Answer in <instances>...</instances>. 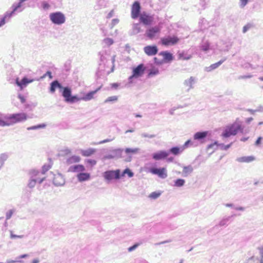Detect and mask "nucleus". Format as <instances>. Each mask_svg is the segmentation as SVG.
I'll return each mask as SVG.
<instances>
[{"mask_svg": "<svg viewBox=\"0 0 263 263\" xmlns=\"http://www.w3.org/2000/svg\"><path fill=\"white\" fill-rule=\"evenodd\" d=\"M5 17H3L2 19V20L1 21V22H0V27H1L2 26H3V25H4L5 24Z\"/></svg>", "mask_w": 263, "mask_h": 263, "instance_id": "nucleus-51", "label": "nucleus"}, {"mask_svg": "<svg viewBox=\"0 0 263 263\" xmlns=\"http://www.w3.org/2000/svg\"><path fill=\"white\" fill-rule=\"evenodd\" d=\"M16 262H18V261L14 260H8L7 263H15Z\"/></svg>", "mask_w": 263, "mask_h": 263, "instance_id": "nucleus-54", "label": "nucleus"}, {"mask_svg": "<svg viewBox=\"0 0 263 263\" xmlns=\"http://www.w3.org/2000/svg\"><path fill=\"white\" fill-rule=\"evenodd\" d=\"M253 120V118H248L247 119V122L248 123H249L250 122H251L252 120Z\"/></svg>", "mask_w": 263, "mask_h": 263, "instance_id": "nucleus-59", "label": "nucleus"}, {"mask_svg": "<svg viewBox=\"0 0 263 263\" xmlns=\"http://www.w3.org/2000/svg\"><path fill=\"white\" fill-rule=\"evenodd\" d=\"M81 160V158L78 156L73 155L68 158L66 160V163L68 164L72 163H78Z\"/></svg>", "mask_w": 263, "mask_h": 263, "instance_id": "nucleus-20", "label": "nucleus"}, {"mask_svg": "<svg viewBox=\"0 0 263 263\" xmlns=\"http://www.w3.org/2000/svg\"><path fill=\"white\" fill-rule=\"evenodd\" d=\"M180 41L179 38L175 35L162 37L160 42L164 46H171L177 44Z\"/></svg>", "mask_w": 263, "mask_h": 263, "instance_id": "nucleus-3", "label": "nucleus"}, {"mask_svg": "<svg viewBox=\"0 0 263 263\" xmlns=\"http://www.w3.org/2000/svg\"><path fill=\"white\" fill-rule=\"evenodd\" d=\"M59 179H62V178L60 177V176H57V177H55L54 178V179H53V181H54V183L57 185H61L63 184V182H58L57 181Z\"/></svg>", "mask_w": 263, "mask_h": 263, "instance_id": "nucleus-38", "label": "nucleus"}, {"mask_svg": "<svg viewBox=\"0 0 263 263\" xmlns=\"http://www.w3.org/2000/svg\"><path fill=\"white\" fill-rule=\"evenodd\" d=\"M184 150L183 147H173L170 150V152L174 155H178Z\"/></svg>", "mask_w": 263, "mask_h": 263, "instance_id": "nucleus-23", "label": "nucleus"}, {"mask_svg": "<svg viewBox=\"0 0 263 263\" xmlns=\"http://www.w3.org/2000/svg\"><path fill=\"white\" fill-rule=\"evenodd\" d=\"M13 214V210H9L7 213H6V219H9L12 214Z\"/></svg>", "mask_w": 263, "mask_h": 263, "instance_id": "nucleus-41", "label": "nucleus"}, {"mask_svg": "<svg viewBox=\"0 0 263 263\" xmlns=\"http://www.w3.org/2000/svg\"><path fill=\"white\" fill-rule=\"evenodd\" d=\"M9 126L7 117L4 119H0V126Z\"/></svg>", "mask_w": 263, "mask_h": 263, "instance_id": "nucleus-29", "label": "nucleus"}, {"mask_svg": "<svg viewBox=\"0 0 263 263\" xmlns=\"http://www.w3.org/2000/svg\"><path fill=\"white\" fill-rule=\"evenodd\" d=\"M120 171L119 170L106 171L104 173V177L107 180H110L114 179H118L120 178Z\"/></svg>", "mask_w": 263, "mask_h": 263, "instance_id": "nucleus-8", "label": "nucleus"}, {"mask_svg": "<svg viewBox=\"0 0 263 263\" xmlns=\"http://www.w3.org/2000/svg\"><path fill=\"white\" fill-rule=\"evenodd\" d=\"M10 237L12 239H13V238H21L23 237V236H21V235H15L13 233V232L12 231H10Z\"/></svg>", "mask_w": 263, "mask_h": 263, "instance_id": "nucleus-40", "label": "nucleus"}, {"mask_svg": "<svg viewBox=\"0 0 263 263\" xmlns=\"http://www.w3.org/2000/svg\"><path fill=\"white\" fill-rule=\"evenodd\" d=\"M51 21L55 24L60 25L63 24L65 21L64 15L61 12L52 13L50 14Z\"/></svg>", "mask_w": 263, "mask_h": 263, "instance_id": "nucleus-6", "label": "nucleus"}, {"mask_svg": "<svg viewBox=\"0 0 263 263\" xmlns=\"http://www.w3.org/2000/svg\"><path fill=\"white\" fill-rule=\"evenodd\" d=\"M140 9V3L137 1L135 2L132 6L131 10V16L133 18H137L139 16Z\"/></svg>", "mask_w": 263, "mask_h": 263, "instance_id": "nucleus-10", "label": "nucleus"}, {"mask_svg": "<svg viewBox=\"0 0 263 263\" xmlns=\"http://www.w3.org/2000/svg\"><path fill=\"white\" fill-rule=\"evenodd\" d=\"M45 126V125H44V124H40V125H39L37 126H31L30 127H28L27 129L28 130L35 129H37L39 128L44 127Z\"/></svg>", "mask_w": 263, "mask_h": 263, "instance_id": "nucleus-36", "label": "nucleus"}, {"mask_svg": "<svg viewBox=\"0 0 263 263\" xmlns=\"http://www.w3.org/2000/svg\"><path fill=\"white\" fill-rule=\"evenodd\" d=\"M118 97L117 96H111L108 98H107L105 100V103H108L110 102H116L118 100Z\"/></svg>", "mask_w": 263, "mask_h": 263, "instance_id": "nucleus-30", "label": "nucleus"}, {"mask_svg": "<svg viewBox=\"0 0 263 263\" xmlns=\"http://www.w3.org/2000/svg\"><path fill=\"white\" fill-rule=\"evenodd\" d=\"M185 181L182 179H178L175 182V186L177 187H180L184 184Z\"/></svg>", "mask_w": 263, "mask_h": 263, "instance_id": "nucleus-27", "label": "nucleus"}, {"mask_svg": "<svg viewBox=\"0 0 263 263\" xmlns=\"http://www.w3.org/2000/svg\"><path fill=\"white\" fill-rule=\"evenodd\" d=\"M159 73V70L157 68H152L148 73V76H153Z\"/></svg>", "mask_w": 263, "mask_h": 263, "instance_id": "nucleus-32", "label": "nucleus"}, {"mask_svg": "<svg viewBox=\"0 0 263 263\" xmlns=\"http://www.w3.org/2000/svg\"><path fill=\"white\" fill-rule=\"evenodd\" d=\"M51 168L50 164H45L42 167V171L44 174L47 172Z\"/></svg>", "mask_w": 263, "mask_h": 263, "instance_id": "nucleus-35", "label": "nucleus"}, {"mask_svg": "<svg viewBox=\"0 0 263 263\" xmlns=\"http://www.w3.org/2000/svg\"><path fill=\"white\" fill-rule=\"evenodd\" d=\"M43 7L44 9H48L49 7V5L48 3L44 2L43 3Z\"/></svg>", "mask_w": 263, "mask_h": 263, "instance_id": "nucleus-47", "label": "nucleus"}, {"mask_svg": "<svg viewBox=\"0 0 263 263\" xmlns=\"http://www.w3.org/2000/svg\"><path fill=\"white\" fill-rule=\"evenodd\" d=\"M241 2V5L242 7H244L248 2V0H240Z\"/></svg>", "mask_w": 263, "mask_h": 263, "instance_id": "nucleus-46", "label": "nucleus"}, {"mask_svg": "<svg viewBox=\"0 0 263 263\" xmlns=\"http://www.w3.org/2000/svg\"><path fill=\"white\" fill-rule=\"evenodd\" d=\"M154 21L153 17L152 16H150L146 13H142L140 16V21L141 23H143L146 25H151Z\"/></svg>", "mask_w": 263, "mask_h": 263, "instance_id": "nucleus-12", "label": "nucleus"}, {"mask_svg": "<svg viewBox=\"0 0 263 263\" xmlns=\"http://www.w3.org/2000/svg\"><path fill=\"white\" fill-rule=\"evenodd\" d=\"M149 172L153 174L158 175L161 178H165L167 176L166 170L165 167L160 168L153 167L150 168Z\"/></svg>", "mask_w": 263, "mask_h": 263, "instance_id": "nucleus-9", "label": "nucleus"}, {"mask_svg": "<svg viewBox=\"0 0 263 263\" xmlns=\"http://www.w3.org/2000/svg\"><path fill=\"white\" fill-rule=\"evenodd\" d=\"M161 32V28L158 26L150 27L146 30L145 36L149 40H153L159 37Z\"/></svg>", "mask_w": 263, "mask_h": 263, "instance_id": "nucleus-5", "label": "nucleus"}, {"mask_svg": "<svg viewBox=\"0 0 263 263\" xmlns=\"http://www.w3.org/2000/svg\"><path fill=\"white\" fill-rule=\"evenodd\" d=\"M178 58L181 60H188L191 58V55L185 56L183 53L179 54Z\"/></svg>", "mask_w": 263, "mask_h": 263, "instance_id": "nucleus-31", "label": "nucleus"}, {"mask_svg": "<svg viewBox=\"0 0 263 263\" xmlns=\"http://www.w3.org/2000/svg\"><path fill=\"white\" fill-rule=\"evenodd\" d=\"M136 117H141V116L140 115H136Z\"/></svg>", "mask_w": 263, "mask_h": 263, "instance_id": "nucleus-64", "label": "nucleus"}, {"mask_svg": "<svg viewBox=\"0 0 263 263\" xmlns=\"http://www.w3.org/2000/svg\"><path fill=\"white\" fill-rule=\"evenodd\" d=\"M85 170L84 165L82 164H78L71 166L69 168V171L71 172H83Z\"/></svg>", "mask_w": 263, "mask_h": 263, "instance_id": "nucleus-17", "label": "nucleus"}, {"mask_svg": "<svg viewBox=\"0 0 263 263\" xmlns=\"http://www.w3.org/2000/svg\"><path fill=\"white\" fill-rule=\"evenodd\" d=\"M145 68L143 64H141L133 69V74L129 77V80L132 81L133 78H138L143 75Z\"/></svg>", "mask_w": 263, "mask_h": 263, "instance_id": "nucleus-7", "label": "nucleus"}, {"mask_svg": "<svg viewBox=\"0 0 263 263\" xmlns=\"http://www.w3.org/2000/svg\"><path fill=\"white\" fill-rule=\"evenodd\" d=\"M138 152V149H132V148H126L125 149V152L126 153H135Z\"/></svg>", "mask_w": 263, "mask_h": 263, "instance_id": "nucleus-39", "label": "nucleus"}, {"mask_svg": "<svg viewBox=\"0 0 263 263\" xmlns=\"http://www.w3.org/2000/svg\"><path fill=\"white\" fill-rule=\"evenodd\" d=\"M208 134V132L206 131L202 132H197L194 136V138L195 140H201L205 138Z\"/></svg>", "mask_w": 263, "mask_h": 263, "instance_id": "nucleus-21", "label": "nucleus"}, {"mask_svg": "<svg viewBox=\"0 0 263 263\" xmlns=\"http://www.w3.org/2000/svg\"><path fill=\"white\" fill-rule=\"evenodd\" d=\"M35 180H31L30 181L29 183V186H30V187H32V186H34V184H35Z\"/></svg>", "mask_w": 263, "mask_h": 263, "instance_id": "nucleus-49", "label": "nucleus"}, {"mask_svg": "<svg viewBox=\"0 0 263 263\" xmlns=\"http://www.w3.org/2000/svg\"><path fill=\"white\" fill-rule=\"evenodd\" d=\"M255 160L253 156H243L237 159V161L240 163H250Z\"/></svg>", "mask_w": 263, "mask_h": 263, "instance_id": "nucleus-16", "label": "nucleus"}, {"mask_svg": "<svg viewBox=\"0 0 263 263\" xmlns=\"http://www.w3.org/2000/svg\"><path fill=\"white\" fill-rule=\"evenodd\" d=\"M57 88L62 89L63 87L61 84L59 83L57 80L52 82L50 84V91L51 92L53 93L55 92Z\"/></svg>", "mask_w": 263, "mask_h": 263, "instance_id": "nucleus-19", "label": "nucleus"}, {"mask_svg": "<svg viewBox=\"0 0 263 263\" xmlns=\"http://www.w3.org/2000/svg\"><path fill=\"white\" fill-rule=\"evenodd\" d=\"M33 80H29L26 78H24L21 82H19L18 79L16 81V84L20 86L21 89L23 88V86L26 85L27 84L32 82Z\"/></svg>", "mask_w": 263, "mask_h": 263, "instance_id": "nucleus-22", "label": "nucleus"}, {"mask_svg": "<svg viewBox=\"0 0 263 263\" xmlns=\"http://www.w3.org/2000/svg\"><path fill=\"white\" fill-rule=\"evenodd\" d=\"M144 51L148 56H153L156 54L158 51L157 47L156 45H148L144 47Z\"/></svg>", "mask_w": 263, "mask_h": 263, "instance_id": "nucleus-11", "label": "nucleus"}, {"mask_svg": "<svg viewBox=\"0 0 263 263\" xmlns=\"http://www.w3.org/2000/svg\"><path fill=\"white\" fill-rule=\"evenodd\" d=\"M226 59H223L222 60H220L217 63H214L213 64H212L208 68L209 69V70L211 71L213 69H215L218 67Z\"/></svg>", "mask_w": 263, "mask_h": 263, "instance_id": "nucleus-25", "label": "nucleus"}, {"mask_svg": "<svg viewBox=\"0 0 263 263\" xmlns=\"http://www.w3.org/2000/svg\"><path fill=\"white\" fill-rule=\"evenodd\" d=\"M260 255V263H263V246L258 248Z\"/></svg>", "mask_w": 263, "mask_h": 263, "instance_id": "nucleus-37", "label": "nucleus"}, {"mask_svg": "<svg viewBox=\"0 0 263 263\" xmlns=\"http://www.w3.org/2000/svg\"><path fill=\"white\" fill-rule=\"evenodd\" d=\"M46 75L48 76L50 79H52V78L51 72L50 71H47L46 74Z\"/></svg>", "mask_w": 263, "mask_h": 263, "instance_id": "nucleus-53", "label": "nucleus"}, {"mask_svg": "<svg viewBox=\"0 0 263 263\" xmlns=\"http://www.w3.org/2000/svg\"><path fill=\"white\" fill-rule=\"evenodd\" d=\"M174 160L173 158H170L167 159L168 161H173Z\"/></svg>", "mask_w": 263, "mask_h": 263, "instance_id": "nucleus-62", "label": "nucleus"}, {"mask_svg": "<svg viewBox=\"0 0 263 263\" xmlns=\"http://www.w3.org/2000/svg\"><path fill=\"white\" fill-rule=\"evenodd\" d=\"M104 42L105 43L106 45L109 46L114 43V41L112 39L106 38L104 40Z\"/></svg>", "mask_w": 263, "mask_h": 263, "instance_id": "nucleus-34", "label": "nucleus"}, {"mask_svg": "<svg viewBox=\"0 0 263 263\" xmlns=\"http://www.w3.org/2000/svg\"><path fill=\"white\" fill-rule=\"evenodd\" d=\"M62 96L67 102L73 103L79 101L80 99L77 96H71V90L70 88L63 87Z\"/></svg>", "mask_w": 263, "mask_h": 263, "instance_id": "nucleus-4", "label": "nucleus"}, {"mask_svg": "<svg viewBox=\"0 0 263 263\" xmlns=\"http://www.w3.org/2000/svg\"><path fill=\"white\" fill-rule=\"evenodd\" d=\"M231 144H230L229 145H226L224 146V149H227L228 148H229L231 146Z\"/></svg>", "mask_w": 263, "mask_h": 263, "instance_id": "nucleus-60", "label": "nucleus"}, {"mask_svg": "<svg viewBox=\"0 0 263 263\" xmlns=\"http://www.w3.org/2000/svg\"><path fill=\"white\" fill-rule=\"evenodd\" d=\"M189 81L190 83H192L194 82V78H193V77H191L189 80Z\"/></svg>", "mask_w": 263, "mask_h": 263, "instance_id": "nucleus-55", "label": "nucleus"}, {"mask_svg": "<svg viewBox=\"0 0 263 263\" xmlns=\"http://www.w3.org/2000/svg\"><path fill=\"white\" fill-rule=\"evenodd\" d=\"M239 132L242 133L243 128L239 122L235 121L232 124L226 127L222 133V136L224 138H228L231 136L236 135Z\"/></svg>", "mask_w": 263, "mask_h": 263, "instance_id": "nucleus-1", "label": "nucleus"}, {"mask_svg": "<svg viewBox=\"0 0 263 263\" xmlns=\"http://www.w3.org/2000/svg\"><path fill=\"white\" fill-rule=\"evenodd\" d=\"M134 132V130H126L125 133H127L128 132Z\"/></svg>", "mask_w": 263, "mask_h": 263, "instance_id": "nucleus-63", "label": "nucleus"}, {"mask_svg": "<svg viewBox=\"0 0 263 263\" xmlns=\"http://www.w3.org/2000/svg\"><path fill=\"white\" fill-rule=\"evenodd\" d=\"M139 246V244H135L134 245V246L129 247L128 248V251L129 252H131L132 251H133L134 250H135L138 246Z\"/></svg>", "mask_w": 263, "mask_h": 263, "instance_id": "nucleus-44", "label": "nucleus"}, {"mask_svg": "<svg viewBox=\"0 0 263 263\" xmlns=\"http://www.w3.org/2000/svg\"><path fill=\"white\" fill-rule=\"evenodd\" d=\"M159 54L163 57L165 61L170 62L173 59L172 54L167 51H162L159 53Z\"/></svg>", "mask_w": 263, "mask_h": 263, "instance_id": "nucleus-18", "label": "nucleus"}, {"mask_svg": "<svg viewBox=\"0 0 263 263\" xmlns=\"http://www.w3.org/2000/svg\"><path fill=\"white\" fill-rule=\"evenodd\" d=\"M87 162L90 164L92 165H95L96 164V161L92 159L87 160Z\"/></svg>", "mask_w": 263, "mask_h": 263, "instance_id": "nucleus-45", "label": "nucleus"}, {"mask_svg": "<svg viewBox=\"0 0 263 263\" xmlns=\"http://www.w3.org/2000/svg\"><path fill=\"white\" fill-rule=\"evenodd\" d=\"M109 141H110V140H109V139H106V140H104L100 142V143H104L108 142H109Z\"/></svg>", "mask_w": 263, "mask_h": 263, "instance_id": "nucleus-56", "label": "nucleus"}, {"mask_svg": "<svg viewBox=\"0 0 263 263\" xmlns=\"http://www.w3.org/2000/svg\"><path fill=\"white\" fill-rule=\"evenodd\" d=\"M191 143V141L190 140H187V141H186L183 145V146H182L184 148V149L187 146L188 144Z\"/></svg>", "mask_w": 263, "mask_h": 263, "instance_id": "nucleus-52", "label": "nucleus"}, {"mask_svg": "<svg viewBox=\"0 0 263 263\" xmlns=\"http://www.w3.org/2000/svg\"><path fill=\"white\" fill-rule=\"evenodd\" d=\"M251 27V24H247L246 26H245L243 28V32L245 33Z\"/></svg>", "mask_w": 263, "mask_h": 263, "instance_id": "nucleus-42", "label": "nucleus"}, {"mask_svg": "<svg viewBox=\"0 0 263 263\" xmlns=\"http://www.w3.org/2000/svg\"><path fill=\"white\" fill-rule=\"evenodd\" d=\"M168 156V153L166 151H159L153 155V158L155 160H159L165 159Z\"/></svg>", "mask_w": 263, "mask_h": 263, "instance_id": "nucleus-13", "label": "nucleus"}, {"mask_svg": "<svg viewBox=\"0 0 263 263\" xmlns=\"http://www.w3.org/2000/svg\"><path fill=\"white\" fill-rule=\"evenodd\" d=\"M27 256H28L27 254H24V255L20 256V258H23L27 257Z\"/></svg>", "mask_w": 263, "mask_h": 263, "instance_id": "nucleus-58", "label": "nucleus"}, {"mask_svg": "<svg viewBox=\"0 0 263 263\" xmlns=\"http://www.w3.org/2000/svg\"><path fill=\"white\" fill-rule=\"evenodd\" d=\"M100 89V87L97 88L96 90L91 91L85 94L83 97L79 98L80 101L83 100L85 101H88L92 100L94 98V95Z\"/></svg>", "mask_w": 263, "mask_h": 263, "instance_id": "nucleus-14", "label": "nucleus"}, {"mask_svg": "<svg viewBox=\"0 0 263 263\" xmlns=\"http://www.w3.org/2000/svg\"><path fill=\"white\" fill-rule=\"evenodd\" d=\"M261 139H262L261 137H258L255 142V144L257 145H259L261 142Z\"/></svg>", "mask_w": 263, "mask_h": 263, "instance_id": "nucleus-50", "label": "nucleus"}, {"mask_svg": "<svg viewBox=\"0 0 263 263\" xmlns=\"http://www.w3.org/2000/svg\"><path fill=\"white\" fill-rule=\"evenodd\" d=\"M193 171V168L191 166H184L183 168V173L185 176H187Z\"/></svg>", "mask_w": 263, "mask_h": 263, "instance_id": "nucleus-26", "label": "nucleus"}, {"mask_svg": "<svg viewBox=\"0 0 263 263\" xmlns=\"http://www.w3.org/2000/svg\"><path fill=\"white\" fill-rule=\"evenodd\" d=\"M9 126L15 123L25 121L27 119V115L25 113H17L7 116Z\"/></svg>", "mask_w": 263, "mask_h": 263, "instance_id": "nucleus-2", "label": "nucleus"}, {"mask_svg": "<svg viewBox=\"0 0 263 263\" xmlns=\"http://www.w3.org/2000/svg\"><path fill=\"white\" fill-rule=\"evenodd\" d=\"M111 86L112 88L116 89L119 87V84L116 83H112L111 84Z\"/></svg>", "mask_w": 263, "mask_h": 263, "instance_id": "nucleus-48", "label": "nucleus"}, {"mask_svg": "<svg viewBox=\"0 0 263 263\" xmlns=\"http://www.w3.org/2000/svg\"><path fill=\"white\" fill-rule=\"evenodd\" d=\"M39 261H39V260L38 259H35L33 260L32 263H39Z\"/></svg>", "mask_w": 263, "mask_h": 263, "instance_id": "nucleus-57", "label": "nucleus"}, {"mask_svg": "<svg viewBox=\"0 0 263 263\" xmlns=\"http://www.w3.org/2000/svg\"><path fill=\"white\" fill-rule=\"evenodd\" d=\"M18 98L20 99L21 103H24L25 102L26 99L23 95H22L21 94L18 95Z\"/></svg>", "mask_w": 263, "mask_h": 263, "instance_id": "nucleus-43", "label": "nucleus"}, {"mask_svg": "<svg viewBox=\"0 0 263 263\" xmlns=\"http://www.w3.org/2000/svg\"><path fill=\"white\" fill-rule=\"evenodd\" d=\"M160 195H161V193L154 192L152 193L149 195V197L152 199H155L158 198L160 196Z\"/></svg>", "mask_w": 263, "mask_h": 263, "instance_id": "nucleus-33", "label": "nucleus"}, {"mask_svg": "<svg viewBox=\"0 0 263 263\" xmlns=\"http://www.w3.org/2000/svg\"><path fill=\"white\" fill-rule=\"evenodd\" d=\"M125 174H127L129 177H132L134 176L133 173L129 168H126L120 177H123Z\"/></svg>", "mask_w": 263, "mask_h": 263, "instance_id": "nucleus-28", "label": "nucleus"}, {"mask_svg": "<svg viewBox=\"0 0 263 263\" xmlns=\"http://www.w3.org/2000/svg\"><path fill=\"white\" fill-rule=\"evenodd\" d=\"M77 178L80 182L87 181L90 179V174L88 173H80L77 174Z\"/></svg>", "mask_w": 263, "mask_h": 263, "instance_id": "nucleus-15", "label": "nucleus"}, {"mask_svg": "<svg viewBox=\"0 0 263 263\" xmlns=\"http://www.w3.org/2000/svg\"><path fill=\"white\" fill-rule=\"evenodd\" d=\"M96 152V149L93 148H88L85 150H82L81 153L82 156L84 157H89L93 155Z\"/></svg>", "mask_w": 263, "mask_h": 263, "instance_id": "nucleus-24", "label": "nucleus"}, {"mask_svg": "<svg viewBox=\"0 0 263 263\" xmlns=\"http://www.w3.org/2000/svg\"><path fill=\"white\" fill-rule=\"evenodd\" d=\"M209 49V45H207L206 47L203 48V50L204 51H206Z\"/></svg>", "mask_w": 263, "mask_h": 263, "instance_id": "nucleus-61", "label": "nucleus"}]
</instances>
